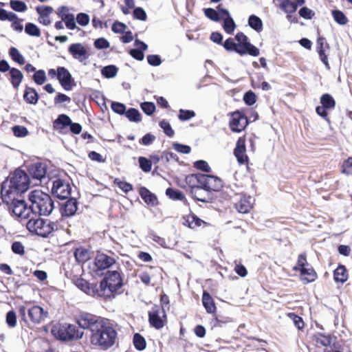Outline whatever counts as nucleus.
Masks as SVG:
<instances>
[{
    "label": "nucleus",
    "instance_id": "obj_13",
    "mask_svg": "<svg viewBox=\"0 0 352 352\" xmlns=\"http://www.w3.org/2000/svg\"><path fill=\"white\" fill-rule=\"evenodd\" d=\"M57 78L61 86L66 91L72 90L74 85H75L72 74L64 67H58L57 68Z\"/></svg>",
    "mask_w": 352,
    "mask_h": 352
},
{
    "label": "nucleus",
    "instance_id": "obj_58",
    "mask_svg": "<svg viewBox=\"0 0 352 352\" xmlns=\"http://www.w3.org/2000/svg\"><path fill=\"white\" fill-rule=\"evenodd\" d=\"M173 147L177 152L184 154H188L191 151V148L189 146L182 144L179 143H174L173 144Z\"/></svg>",
    "mask_w": 352,
    "mask_h": 352
},
{
    "label": "nucleus",
    "instance_id": "obj_18",
    "mask_svg": "<svg viewBox=\"0 0 352 352\" xmlns=\"http://www.w3.org/2000/svg\"><path fill=\"white\" fill-rule=\"evenodd\" d=\"M78 209V201L75 198H68L67 201L63 204L60 211L62 217H69L74 216Z\"/></svg>",
    "mask_w": 352,
    "mask_h": 352
},
{
    "label": "nucleus",
    "instance_id": "obj_42",
    "mask_svg": "<svg viewBox=\"0 0 352 352\" xmlns=\"http://www.w3.org/2000/svg\"><path fill=\"white\" fill-rule=\"evenodd\" d=\"M223 28L225 32L228 34H232L236 28V25L234 20L230 16L226 17L223 21Z\"/></svg>",
    "mask_w": 352,
    "mask_h": 352
},
{
    "label": "nucleus",
    "instance_id": "obj_43",
    "mask_svg": "<svg viewBox=\"0 0 352 352\" xmlns=\"http://www.w3.org/2000/svg\"><path fill=\"white\" fill-rule=\"evenodd\" d=\"M10 8L16 12H23L28 10L27 5L21 1L11 0L10 1Z\"/></svg>",
    "mask_w": 352,
    "mask_h": 352
},
{
    "label": "nucleus",
    "instance_id": "obj_5",
    "mask_svg": "<svg viewBox=\"0 0 352 352\" xmlns=\"http://www.w3.org/2000/svg\"><path fill=\"white\" fill-rule=\"evenodd\" d=\"M27 229L42 237H47L52 232L57 230L58 225L56 222L41 218L30 219L26 224Z\"/></svg>",
    "mask_w": 352,
    "mask_h": 352
},
{
    "label": "nucleus",
    "instance_id": "obj_23",
    "mask_svg": "<svg viewBox=\"0 0 352 352\" xmlns=\"http://www.w3.org/2000/svg\"><path fill=\"white\" fill-rule=\"evenodd\" d=\"M325 47H329L328 43H326L324 38H319L317 40V51L321 61L325 65L327 69H329L327 56L325 54Z\"/></svg>",
    "mask_w": 352,
    "mask_h": 352
},
{
    "label": "nucleus",
    "instance_id": "obj_60",
    "mask_svg": "<svg viewBox=\"0 0 352 352\" xmlns=\"http://www.w3.org/2000/svg\"><path fill=\"white\" fill-rule=\"evenodd\" d=\"M194 166L196 168L201 170L204 172H206V173L210 172V168L208 164L206 161L198 160L195 162Z\"/></svg>",
    "mask_w": 352,
    "mask_h": 352
},
{
    "label": "nucleus",
    "instance_id": "obj_27",
    "mask_svg": "<svg viewBox=\"0 0 352 352\" xmlns=\"http://www.w3.org/2000/svg\"><path fill=\"white\" fill-rule=\"evenodd\" d=\"M140 194L142 199L147 204L151 206H155L157 204L156 196L146 188L141 187Z\"/></svg>",
    "mask_w": 352,
    "mask_h": 352
},
{
    "label": "nucleus",
    "instance_id": "obj_61",
    "mask_svg": "<svg viewBox=\"0 0 352 352\" xmlns=\"http://www.w3.org/2000/svg\"><path fill=\"white\" fill-rule=\"evenodd\" d=\"M12 250L14 253L23 255L25 253L24 246L19 241H15L12 244Z\"/></svg>",
    "mask_w": 352,
    "mask_h": 352
},
{
    "label": "nucleus",
    "instance_id": "obj_38",
    "mask_svg": "<svg viewBox=\"0 0 352 352\" xmlns=\"http://www.w3.org/2000/svg\"><path fill=\"white\" fill-rule=\"evenodd\" d=\"M9 54L11 58L19 65L25 63V58L19 51L14 47H12L9 50Z\"/></svg>",
    "mask_w": 352,
    "mask_h": 352
},
{
    "label": "nucleus",
    "instance_id": "obj_12",
    "mask_svg": "<svg viewBox=\"0 0 352 352\" xmlns=\"http://www.w3.org/2000/svg\"><path fill=\"white\" fill-rule=\"evenodd\" d=\"M248 124V118L241 112L236 111L232 114L230 127L232 131L241 132Z\"/></svg>",
    "mask_w": 352,
    "mask_h": 352
},
{
    "label": "nucleus",
    "instance_id": "obj_1",
    "mask_svg": "<svg viewBox=\"0 0 352 352\" xmlns=\"http://www.w3.org/2000/svg\"><path fill=\"white\" fill-rule=\"evenodd\" d=\"M77 323L83 329L91 331V342L102 350H107L116 342L118 333L113 323L108 319L89 313H82Z\"/></svg>",
    "mask_w": 352,
    "mask_h": 352
},
{
    "label": "nucleus",
    "instance_id": "obj_20",
    "mask_svg": "<svg viewBox=\"0 0 352 352\" xmlns=\"http://www.w3.org/2000/svg\"><path fill=\"white\" fill-rule=\"evenodd\" d=\"M245 152L246 149L245 142L242 139L239 138L236 142V145L234 151V154L237 159V161L241 164H243L248 161V156Z\"/></svg>",
    "mask_w": 352,
    "mask_h": 352
},
{
    "label": "nucleus",
    "instance_id": "obj_32",
    "mask_svg": "<svg viewBox=\"0 0 352 352\" xmlns=\"http://www.w3.org/2000/svg\"><path fill=\"white\" fill-rule=\"evenodd\" d=\"M321 104L328 109H334L336 107V101L334 98L329 94H324L320 97Z\"/></svg>",
    "mask_w": 352,
    "mask_h": 352
},
{
    "label": "nucleus",
    "instance_id": "obj_48",
    "mask_svg": "<svg viewBox=\"0 0 352 352\" xmlns=\"http://www.w3.org/2000/svg\"><path fill=\"white\" fill-rule=\"evenodd\" d=\"M195 116V113L192 110H184L181 109L178 115V118L182 121L189 120Z\"/></svg>",
    "mask_w": 352,
    "mask_h": 352
},
{
    "label": "nucleus",
    "instance_id": "obj_63",
    "mask_svg": "<svg viewBox=\"0 0 352 352\" xmlns=\"http://www.w3.org/2000/svg\"><path fill=\"white\" fill-rule=\"evenodd\" d=\"M147 61L152 66H159L162 63L161 58L159 55L151 54L147 56Z\"/></svg>",
    "mask_w": 352,
    "mask_h": 352
},
{
    "label": "nucleus",
    "instance_id": "obj_31",
    "mask_svg": "<svg viewBox=\"0 0 352 352\" xmlns=\"http://www.w3.org/2000/svg\"><path fill=\"white\" fill-rule=\"evenodd\" d=\"M300 273L302 279L305 281L306 283H311L316 278V273L312 268H306L303 267V269H300Z\"/></svg>",
    "mask_w": 352,
    "mask_h": 352
},
{
    "label": "nucleus",
    "instance_id": "obj_55",
    "mask_svg": "<svg viewBox=\"0 0 352 352\" xmlns=\"http://www.w3.org/2000/svg\"><path fill=\"white\" fill-rule=\"evenodd\" d=\"M112 110L120 115H124L126 112V106L120 102H113L111 104Z\"/></svg>",
    "mask_w": 352,
    "mask_h": 352
},
{
    "label": "nucleus",
    "instance_id": "obj_2",
    "mask_svg": "<svg viewBox=\"0 0 352 352\" xmlns=\"http://www.w3.org/2000/svg\"><path fill=\"white\" fill-rule=\"evenodd\" d=\"M30 179L26 173L16 169L1 184V197L3 203L8 204L12 195H19L28 190Z\"/></svg>",
    "mask_w": 352,
    "mask_h": 352
},
{
    "label": "nucleus",
    "instance_id": "obj_40",
    "mask_svg": "<svg viewBox=\"0 0 352 352\" xmlns=\"http://www.w3.org/2000/svg\"><path fill=\"white\" fill-rule=\"evenodd\" d=\"M118 71L117 67L111 65L104 67L101 70V73L105 78H111L117 75Z\"/></svg>",
    "mask_w": 352,
    "mask_h": 352
},
{
    "label": "nucleus",
    "instance_id": "obj_49",
    "mask_svg": "<svg viewBox=\"0 0 352 352\" xmlns=\"http://www.w3.org/2000/svg\"><path fill=\"white\" fill-rule=\"evenodd\" d=\"M17 19V15L12 12H7L6 10L0 8V20L1 21H13Z\"/></svg>",
    "mask_w": 352,
    "mask_h": 352
},
{
    "label": "nucleus",
    "instance_id": "obj_30",
    "mask_svg": "<svg viewBox=\"0 0 352 352\" xmlns=\"http://www.w3.org/2000/svg\"><path fill=\"white\" fill-rule=\"evenodd\" d=\"M279 3V8L285 13L291 14L296 11V6L293 3L292 0H277Z\"/></svg>",
    "mask_w": 352,
    "mask_h": 352
},
{
    "label": "nucleus",
    "instance_id": "obj_9",
    "mask_svg": "<svg viewBox=\"0 0 352 352\" xmlns=\"http://www.w3.org/2000/svg\"><path fill=\"white\" fill-rule=\"evenodd\" d=\"M72 188L69 182L58 178L53 181L52 192L60 199H66L69 197Z\"/></svg>",
    "mask_w": 352,
    "mask_h": 352
},
{
    "label": "nucleus",
    "instance_id": "obj_41",
    "mask_svg": "<svg viewBox=\"0 0 352 352\" xmlns=\"http://www.w3.org/2000/svg\"><path fill=\"white\" fill-rule=\"evenodd\" d=\"M25 32L31 36L39 37L41 36L40 29L32 23H28L25 25Z\"/></svg>",
    "mask_w": 352,
    "mask_h": 352
},
{
    "label": "nucleus",
    "instance_id": "obj_24",
    "mask_svg": "<svg viewBox=\"0 0 352 352\" xmlns=\"http://www.w3.org/2000/svg\"><path fill=\"white\" fill-rule=\"evenodd\" d=\"M252 197H243L239 201L235 204V208L241 213L248 212L252 207Z\"/></svg>",
    "mask_w": 352,
    "mask_h": 352
},
{
    "label": "nucleus",
    "instance_id": "obj_7",
    "mask_svg": "<svg viewBox=\"0 0 352 352\" xmlns=\"http://www.w3.org/2000/svg\"><path fill=\"white\" fill-rule=\"evenodd\" d=\"M16 195H12L10 201L5 204L9 212L16 217L27 219L30 217L31 206L28 204L25 200L16 197Z\"/></svg>",
    "mask_w": 352,
    "mask_h": 352
},
{
    "label": "nucleus",
    "instance_id": "obj_54",
    "mask_svg": "<svg viewBox=\"0 0 352 352\" xmlns=\"http://www.w3.org/2000/svg\"><path fill=\"white\" fill-rule=\"evenodd\" d=\"M316 342L324 346H327L331 343V338L330 336H324L323 334H318L316 337Z\"/></svg>",
    "mask_w": 352,
    "mask_h": 352
},
{
    "label": "nucleus",
    "instance_id": "obj_34",
    "mask_svg": "<svg viewBox=\"0 0 352 352\" xmlns=\"http://www.w3.org/2000/svg\"><path fill=\"white\" fill-rule=\"evenodd\" d=\"M76 285L87 294L94 293V287L85 279H78L76 282Z\"/></svg>",
    "mask_w": 352,
    "mask_h": 352
},
{
    "label": "nucleus",
    "instance_id": "obj_16",
    "mask_svg": "<svg viewBox=\"0 0 352 352\" xmlns=\"http://www.w3.org/2000/svg\"><path fill=\"white\" fill-rule=\"evenodd\" d=\"M28 173L32 179L41 182L45 177L47 165L42 162L34 163L30 165Z\"/></svg>",
    "mask_w": 352,
    "mask_h": 352
},
{
    "label": "nucleus",
    "instance_id": "obj_45",
    "mask_svg": "<svg viewBox=\"0 0 352 352\" xmlns=\"http://www.w3.org/2000/svg\"><path fill=\"white\" fill-rule=\"evenodd\" d=\"M46 74L44 70L39 69L36 71L33 75V80L38 85H43L46 81Z\"/></svg>",
    "mask_w": 352,
    "mask_h": 352
},
{
    "label": "nucleus",
    "instance_id": "obj_51",
    "mask_svg": "<svg viewBox=\"0 0 352 352\" xmlns=\"http://www.w3.org/2000/svg\"><path fill=\"white\" fill-rule=\"evenodd\" d=\"M206 16L213 21H219L220 20L218 12L213 8H205L204 10Z\"/></svg>",
    "mask_w": 352,
    "mask_h": 352
},
{
    "label": "nucleus",
    "instance_id": "obj_33",
    "mask_svg": "<svg viewBox=\"0 0 352 352\" xmlns=\"http://www.w3.org/2000/svg\"><path fill=\"white\" fill-rule=\"evenodd\" d=\"M248 24L252 29L257 32H261L263 29V22L261 19L256 15L252 14L250 16Z\"/></svg>",
    "mask_w": 352,
    "mask_h": 352
},
{
    "label": "nucleus",
    "instance_id": "obj_19",
    "mask_svg": "<svg viewBox=\"0 0 352 352\" xmlns=\"http://www.w3.org/2000/svg\"><path fill=\"white\" fill-rule=\"evenodd\" d=\"M28 316L30 320L34 323H41L47 316V312L39 306H33L28 309Z\"/></svg>",
    "mask_w": 352,
    "mask_h": 352
},
{
    "label": "nucleus",
    "instance_id": "obj_29",
    "mask_svg": "<svg viewBox=\"0 0 352 352\" xmlns=\"http://www.w3.org/2000/svg\"><path fill=\"white\" fill-rule=\"evenodd\" d=\"M334 280L337 283H344L348 279V273L344 265H340L333 272Z\"/></svg>",
    "mask_w": 352,
    "mask_h": 352
},
{
    "label": "nucleus",
    "instance_id": "obj_21",
    "mask_svg": "<svg viewBox=\"0 0 352 352\" xmlns=\"http://www.w3.org/2000/svg\"><path fill=\"white\" fill-rule=\"evenodd\" d=\"M234 52L241 56H243L246 54L253 56L259 55V50L251 43L236 45Z\"/></svg>",
    "mask_w": 352,
    "mask_h": 352
},
{
    "label": "nucleus",
    "instance_id": "obj_8",
    "mask_svg": "<svg viewBox=\"0 0 352 352\" xmlns=\"http://www.w3.org/2000/svg\"><path fill=\"white\" fill-rule=\"evenodd\" d=\"M201 173L191 174L186 176V181L187 184L191 187L190 192L194 199L203 203H208L209 202L208 196L201 197H199V194L201 192Z\"/></svg>",
    "mask_w": 352,
    "mask_h": 352
},
{
    "label": "nucleus",
    "instance_id": "obj_57",
    "mask_svg": "<svg viewBox=\"0 0 352 352\" xmlns=\"http://www.w3.org/2000/svg\"><path fill=\"white\" fill-rule=\"evenodd\" d=\"M36 10L39 16H44L45 17L49 16V14L53 12V8L48 6H38Z\"/></svg>",
    "mask_w": 352,
    "mask_h": 352
},
{
    "label": "nucleus",
    "instance_id": "obj_44",
    "mask_svg": "<svg viewBox=\"0 0 352 352\" xmlns=\"http://www.w3.org/2000/svg\"><path fill=\"white\" fill-rule=\"evenodd\" d=\"M74 256L78 263H84L89 258L88 251L85 249H76Z\"/></svg>",
    "mask_w": 352,
    "mask_h": 352
},
{
    "label": "nucleus",
    "instance_id": "obj_4",
    "mask_svg": "<svg viewBox=\"0 0 352 352\" xmlns=\"http://www.w3.org/2000/svg\"><path fill=\"white\" fill-rule=\"evenodd\" d=\"M122 286V278L120 274L116 271H108L104 278L100 281L97 289L98 296L105 298L114 297L116 293Z\"/></svg>",
    "mask_w": 352,
    "mask_h": 352
},
{
    "label": "nucleus",
    "instance_id": "obj_37",
    "mask_svg": "<svg viewBox=\"0 0 352 352\" xmlns=\"http://www.w3.org/2000/svg\"><path fill=\"white\" fill-rule=\"evenodd\" d=\"M133 342L135 348L138 351H142L146 348V340L140 333H135Z\"/></svg>",
    "mask_w": 352,
    "mask_h": 352
},
{
    "label": "nucleus",
    "instance_id": "obj_53",
    "mask_svg": "<svg viewBox=\"0 0 352 352\" xmlns=\"http://www.w3.org/2000/svg\"><path fill=\"white\" fill-rule=\"evenodd\" d=\"M12 131L15 136L19 138L25 137L28 133L27 128L20 125L13 126Z\"/></svg>",
    "mask_w": 352,
    "mask_h": 352
},
{
    "label": "nucleus",
    "instance_id": "obj_3",
    "mask_svg": "<svg viewBox=\"0 0 352 352\" xmlns=\"http://www.w3.org/2000/svg\"><path fill=\"white\" fill-rule=\"evenodd\" d=\"M28 199L30 202L32 214L48 216L54 208V201L51 196L41 190H34L30 192Z\"/></svg>",
    "mask_w": 352,
    "mask_h": 352
},
{
    "label": "nucleus",
    "instance_id": "obj_47",
    "mask_svg": "<svg viewBox=\"0 0 352 352\" xmlns=\"http://www.w3.org/2000/svg\"><path fill=\"white\" fill-rule=\"evenodd\" d=\"M160 126L163 129L164 133L167 136L171 138L174 135L175 132H174L173 129H172L170 123L167 120H162L160 122Z\"/></svg>",
    "mask_w": 352,
    "mask_h": 352
},
{
    "label": "nucleus",
    "instance_id": "obj_62",
    "mask_svg": "<svg viewBox=\"0 0 352 352\" xmlns=\"http://www.w3.org/2000/svg\"><path fill=\"white\" fill-rule=\"evenodd\" d=\"M299 15L305 19H311L314 15V12L307 7H302L299 10Z\"/></svg>",
    "mask_w": 352,
    "mask_h": 352
},
{
    "label": "nucleus",
    "instance_id": "obj_6",
    "mask_svg": "<svg viewBox=\"0 0 352 352\" xmlns=\"http://www.w3.org/2000/svg\"><path fill=\"white\" fill-rule=\"evenodd\" d=\"M52 333L56 338L65 341L80 339L83 336V331H80L76 325L68 323L54 326Z\"/></svg>",
    "mask_w": 352,
    "mask_h": 352
},
{
    "label": "nucleus",
    "instance_id": "obj_10",
    "mask_svg": "<svg viewBox=\"0 0 352 352\" xmlns=\"http://www.w3.org/2000/svg\"><path fill=\"white\" fill-rule=\"evenodd\" d=\"M69 126L70 131L74 134H79L82 131V126L78 123L72 122L70 118L65 114H60L54 122V126L60 132L65 127Z\"/></svg>",
    "mask_w": 352,
    "mask_h": 352
},
{
    "label": "nucleus",
    "instance_id": "obj_59",
    "mask_svg": "<svg viewBox=\"0 0 352 352\" xmlns=\"http://www.w3.org/2000/svg\"><path fill=\"white\" fill-rule=\"evenodd\" d=\"M76 21L79 25L86 26L89 23V16L85 13H79L76 16Z\"/></svg>",
    "mask_w": 352,
    "mask_h": 352
},
{
    "label": "nucleus",
    "instance_id": "obj_14",
    "mask_svg": "<svg viewBox=\"0 0 352 352\" xmlns=\"http://www.w3.org/2000/svg\"><path fill=\"white\" fill-rule=\"evenodd\" d=\"M68 52L74 59L85 65V62L89 58V54L82 43L71 44L68 47Z\"/></svg>",
    "mask_w": 352,
    "mask_h": 352
},
{
    "label": "nucleus",
    "instance_id": "obj_26",
    "mask_svg": "<svg viewBox=\"0 0 352 352\" xmlns=\"http://www.w3.org/2000/svg\"><path fill=\"white\" fill-rule=\"evenodd\" d=\"M10 82L15 89H18L23 79V73L18 69L12 67L10 69Z\"/></svg>",
    "mask_w": 352,
    "mask_h": 352
},
{
    "label": "nucleus",
    "instance_id": "obj_50",
    "mask_svg": "<svg viewBox=\"0 0 352 352\" xmlns=\"http://www.w3.org/2000/svg\"><path fill=\"white\" fill-rule=\"evenodd\" d=\"M141 109L146 115L151 116L155 111V105L151 102H144L141 104Z\"/></svg>",
    "mask_w": 352,
    "mask_h": 352
},
{
    "label": "nucleus",
    "instance_id": "obj_64",
    "mask_svg": "<svg viewBox=\"0 0 352 352\" xmlns=\"http://www.w3.org/2000/svg\"><path fill=\"white\" fill-rule=\"evenodd\" d=\"M94 46L96 48L102 50L107 49L109 47V43L104 38H100L94 41Z\"/></svg>",
    "mask_w": 352,
    "mask_h": 352
},
{
    "label": "nucleus",
    "instance_id": "obj_17",
    "mask_svg": "<svg viewBox=\"0 0 352 352\" xmlns=\"http://www.w3.org/2000/svg\"><path fill=\"white\" fill-rule=\"evenodd\" d=\"M116 263V259L106 254L98 252L94 259V264L98 270L109 268Z\"/></svg>",
    "mask_w": 352,
    "mask_h": 352
},
{
    "label": "nucleus",
    "instance_id": "obj_28",
    "mask_svg": "<svg viewBox=\"0 0 352 352\" xmlns=\"http://www.w3.org/2000/svg\"><path fill=\"white\" fill-rule=\"evenodd\" d=\"M202 303L206 311L209 314H214L216 311V306L211 296L207 292H204Z\"/></svg>",
    "mask_w": 352,
    "mask_h": 352
},
{
    "label": "nucleus",
    "instance_id": "obj_11",
    "mask_svg": "<svg viewBox=\"0 0 352 352\" xmlns=\"http://www.w3.org/2000/svg\"><path fill=\"white\" fill-rule=\"evenodd\" d=\"M201 188V190L209 192L210 191H218L223 186L222 181L217 177L202 174Z\"/></svg>",
    "mask_w": 352,
    "mask_h": 352
},
{
    "label": "nucleus",
    "instance_id": "obj_52",
    "mask_svg": "<svg viewBox=\"0 0 352 352\" xmlns=\"http://www.w3.org/2000/svg\"><path fill=\"white\" fill-rule=\"evenodd\" d=\"M243 101L246 104L252 106L256 102V96L252 91H248L243 96Z\"/></svg>",
    "mask_w": 352,
    "mask_h": 352
},
{
    "label": "nucleus",
    "instance_id": "obj_25",
    "mask_svg": "<svg viewBox=\"0 0 352 352\" xmlns=\"http://www.w3.org/2000/svg\"><path fill=\"white\" fill-rule=\"evenodd\" d=\"M38 94L34 88L28 86L25 87L23 99L27 103L36 104L38 102Z\"/></svg>",
    "mask_w": 352,
    "mask_h": 352
},
{
    "label": "nucleus",
    "instance_id": "obj_22",
    "mask_svg": "<svg viewBox=\"0 0 352 352\" xmlns=\"http://www.w3.org/2000/svg\"><path fill=\"white\" fill-rule=\"evenodd\" d=\"M63 10H67L66 6H61L58 9V14L60 15L61 20L65 23L66 27L69 30H74L76 28V25L74 20V16L73 14L63 13Z\"/></svg>",
    "mask_w": 352,
    "mask_h": 352
},
{
    "label": "nucleus",
    "instance_id": "obj_56",
    "mask_svg": "<svg viewBox=\"0 0 352 352\" xmlns=\"http://www.w3.org/2000/svg\"><path fill=\"white\" fill-rule=\"evenodd\" d=\"M6 323L10 327H14L16 324V316L14 311H9L6 314Z\"/></svg>",
    "mask_w": 352,
    "mask_h": 352
},
{
    "label": "nucleus",
    "instance_id": "obj_15",
    "mask_svg": "<svg viewBox=\"0 0 352 352\" xmlns=\"http://www.w3.org/2000/svg\"><path fill=\"white\" fill-rule=\"evenodd\" d=\"M160 314H162V317L166 318L164 309L158 306L153 307L151 311L148 312L149 322L151 325L156 329H160L164 326V321Z\"/></svg>",
    "mask_w": 352,
    "mask_h": 352
},
{
    "label": "nucleus",
    "instance_id": "obj_36",
    "mask_svg": "<svg viewBox=\"0 0 352 352\" xmlns=\"http://www.w3.org/2000/svg\"><path fill=\"white\" fill-rule=\"evenodd\" d=\"M126 117L129 121L139 122L141 121V114L139 111L135 108H130L125 112Z\"/></svg>",
    "mask_w": 352,
    "mask_h": 352
},
{
    "label": "nucleus",
    "instance_id": "obj_39",
    "mask_svg": "<svg viewBox=\"0 0 352 352\" xmlns=\"http://www.w3.org/2000/svg\"><path fill=\"white\" fill-rule=\"evenodd\" d=\"M333 19L340 25H344L348 23L345 14L339 10H334L331 12Z\"/></svg>",
    "mask_w": 352,
    "mask_h": 352
},
{
    "label": "nucleus",
    "instance_id": "obj_46",
    "mask_svg": "<svg viewBox=\"0 0 352 352\" xmlns=\"http://www.w3.org/2000/svg\"><path fill=\"white\" fill-rule=\"evenodd\" d=\"M140 168L145 173H148L151 170L152 162L144 157H140L138 159Z\"/></svg>",
    "mask_w": 352,
    "mask_h": 352
},
{
    "label": "nucleus",
    "instance_id": "obj_35",
    "mask_svg": "<svg viewBox=\"0 0 352 352\" xmlns=\"http://www.w3.org/2000/svg\"><path fill=\"white\" fill-rule=\"evenodd\" d=\"M166 195L173 200L182 201L185 199V196L182 191L171 188L166 189Z\"/></svg>",
    "mask_w": 352,
    "mask_h": 352
}]
</instances>
